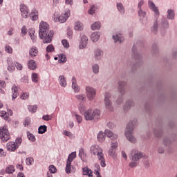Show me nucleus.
Returning a JSON list of instances; mask_svg holds the SVG:
<instances>
[{
  "instance_id": "1",
  "label": "nucleus",
  "mask_w": 177,
  "mask_h": 177,
  "mask_svg": "<svg viewBox=\"0 0 177 177\" xmlns=\"http://www.w3.org/2000/svg\"><path fill=\"white\" fill-rule=\"evenodd\" d=\"M53 30H49V25L46 22L41 21L39 24V35L43 39L44 44H50L53 38Z\"/></svg>"
},
{
  "instance_id": "2",
  "label": "nucleus",
  "mask_w": 177,
  "mask_h": 177,
  "mask_svg": "<svg viewBox=\"0 0 177 177\" xmlns=\"http://www.w3.org/2000/svg\"><path fill=\"white\" fill-rule=\"evenodd\" d=\"M136 125H138V120L133 119L131 120L127 126V131L124 135L127 140L131 142V143H136V138L133 136V129H135Z\"/></svg>"
},
{
  "instance_id": "3",
  "label": "nucleus",
  "mask_w": 177,
  "mask_h": 177,
  "mask_svg": "<svg viewBox=\"0 0 177 177\" xmlns=\"http://www.w3.org/2000/svg\"><path fill=\"white\" fill-rule=\"evenodd\" d=\"M129 158L131 162L129 164V167H130V168H135V167H138L139 160L143 158V153L138 149H132L130 153Z\"/></svg>"
},
{
  "instance_id": "4",
  "label": "nucleus",
  "mask_w": 177,
  "mask_h": 177,
  "mask_svg": "<svg viewBox=\"0 0 177 177\" xmlns=\"http://www.w3.org/2000/svg\"><path fill=\"white\" fill-rule=\"evenodd\" d=\"M84 120L86 121H92L93 120H99L100 118V111L98 109H88L84 113Z\"/></svg>"
},
{
  "instance_id": "5",
  "label": "nucleus",
  "mask_w": 177,
  "mask_h": 177,
  "mask_svg": "<svg viewBox=\"0 0 177 177\" xmlns=\"http://www.w3.org/2000/svg\"><path fill=\"white\" fill-rule=\"evenodd\" d=\"M10 139V133H9V130L6 128V127H3L0 128V140L3 143L6 142V141Z\"/></svg>"
},
{
  "instance_id": "6",
  "label": "nucleus",
  "mask_w": 177,
  "mask_h": 177,
  "mask_svg": "<svg viewBox=\"0 0 177 177\" xmlns=\"http://www.w3.org/2000/svg\"><path fill=\"white\" fill-rule=\"evenodd\" d=\"M111 97V94H110V93H105L104 102L105 104L106 109L108 110L109 111H113L114 110V108H113V103L110 100Z\"/></svg>"
},
{
  "instance_id": "7",
  "label": "nucleus",
  "mask_w": 177,
  "mask_h": 177,
  "mask_svg": "<svg viewBox=\"0 0 177 177\" xmlns=\"http://www.w3.org/2000/svg\"><path fill=\"white\" fill-rule=\"evenodd\" d=\"M77 157V153L75 151L72 152L69 154L67 161H66V174L71 173V162L74 161V159Z\"/></svg>"
},
{
  "instance_id": "8",
  "label": "nucleus",
  "mask_w": 177,
  "mask_h": 177,
  "mask_svg": "<svg viewBox=\"0 0 177 177\" xmlns=\"http://www.w3.org/2000/svg\"><path fill=\"white\" fill-rule=\"evenodd\" d=\"M85 91L88 100L92 102L96 97V89L93 87L87 86H86Z\"/></svg>"
},
{
  "instance_id": "9",
  "label": "nucleus",
  "mask_w": 177,
  "mask_h": 177,
  "mask_svg": "<svg viewBox=\"0 0 177 177\" xmlns=\"http://www.w3.org/2000/svg\"><path fill=\"white\" fill-rule=\"evenodd\" d=\"M68 17H70V10H67L65 13L62 14L59 17H54V21L55 23H66Z\"/></svg>"
},
{
  "instance_id": "10",
  "label": "nucleus",
  "mask_w": 177,
  "mask_h": 177,
  "mask_svg": "<svg viewBox=\"0 0 177 177\" xmlns=\"http://www.w3.org/2000/svg\"><path fill=\"white\" fill-rule=\"evenodd\" d=\"M20 12H21V16L24 19H27L30 17V10L28 7H26L24 4L20 5Z\"/></svg>"
},
{
  "instance_id": "11",
  "label": "nucleus",
  "mask_w": 177,
  "mask_h": 177,
  "mask_svg": "<svg viewBox=\"0 0 177 177\" xmlns=\"http://www.w3.org/2000/svg\"><path fill=\"white\" fill-rule=\"evenodd\" d=\"M159 28L160 31H165L169 28V21H168L167 18H163L160 20Z\"/></svg>"
},
{
  "instance_id": "12",
  "label": "nucleus",
  "mask_w": 177,
  "mask_h": 177,
  "mask_svg": "<svg viewBox=\"0 0 177 177\" xmlns=\"http://www.w3.org/2000/svg\"><path fill=\"white\" fill-rule=\"evenodd\" d=\"M125 86H127V82L125 81L118 82V91L120 93V95H122V96L125 95V92H126Z\"/></svg>"
},
{
  "instance_id": "13",
  "label": "nucleus",
  "mask_w": 177,
  "mask_h": 177,
  "mask_svg": "<svg viewBox=\"0 0 177 177\" xmlns=\"http://www.w3.org/2000/svg\"><path fill=\"white\" fill-rule=\"evenodd\" d=\"M148 6L152 12H154V14L157 17L160 16V11H158V8L156 6V4L152 1H148Z\"/></svg>"
},
{
  "instance_id": "14",
  "label": "nucleus",
  "mask_w": 177,
  "mask_h": 177,
  "mask_svg": "<svg viewBox=\"0 0 177 177\" xmlns=\"http://www.w3.org/2000/svg\"><path fill=\"white\" fill-rule=\"evenodd\" d=\"M101 151H103V149L97 145H92L90 148L91 153L94 156H97V154H99Z\"/></svg>"
},
{
  "instance_id": "15",
  "label": "nucleus",
  "mask_w": 177,
  "mask_h": 177,
  "mask_svg": "<svg viewBox=\"0 0 177 177\" xmlns=\"http://www.w3.org/2000/svg\"><path fill=\"white\" fill-rule=\"evenodd\" d=\"M112 38L115 44H122L124 41V37L121 34L113 35Z\"/></svg>"
},
{
  "instance_id": "16",
  "label": "nucleus",
  "mask_w": 177,
  "mask_h": 177,
  "mask_svg": "<svg viewBox=\"0 0 177 177\" xmlns=\"http://www.w3.org/2000/svg\"><path fill=\"white\" fill-rule=\"evenodd\" d=\"M88 45V37L85 35H83L81 37L80 44L79 46L80 49H85Z\"/></svg>"
},
{
  "instance_id": "17",
  "label": "nucleus",
  "mask_w": 177,
  "mask_h": 177,
  "mask_svg": "<svg viewBox=\"0 0 177 177\" xmlns=\"http://www.w3.org/2000/svg\"><path fill=\"white\" fill-rule=\"evenodd\" d=\"M97 159L100 161V165L102 168L106 167V159H104V154H103V151L100 152L97 154Z\"/></svg>"
},
{
  "instance_id": "18",
  "label": "nucleus",
  "mask_w": 177,
  "mask_h": 177,
  "mask_svg": "<svg viewBox=\"0 0 177 177\" xmlns=\"http://www.w3.org/2000/svg\"><path fill=\"white\" fill-rule=\"evenodd\" d=\"M72 89H73L75 93H78L80 91V86L77 84V80H75V77H72Z\"/></svg>"
},
{
  "instance_id": "19",
  "label": "nucleus",
  "mask_w": 177,
  "mask_h": 177,
  "mask_svg": "<svg viewBox=\"0 0 177 177\" xmlns=\"http://www.w3.org/2000/svg\"><path fill=\"white\" fill-rule=\"evenodd\" d=\"M105 136H107V138H109L111 140H115L117 138H118V136L117 134L113 133V131L106 129L105 131Z\"/></svg>"
},
{
  "instance_id": "20",
  "label": "nucleus",
  "mask_w": 177,
  "mask_h": 177,
  "mask_svg": "<svg viewBox=\"0 0 177 177\" xmlns=\"http://www.w3.org/2000/svg\"><path fill=\"white\" fill-rule=\"evenodd\" d=\"M94 57L95 60H100L103 57V50L97 48L94 52Z\"/></svg>"
},
{
  "instance_id": "21",
  "label": "nucleus",
  "mask_w": 177,
  "mask_h": 177,
  "mask_svg": "<svg viewBox=\"0 0 177 177\" xmlns=\"http://www.w3.org/2000/svg\"><path fill=\"white\" fill-rule=\"evenodd\" d=\"M97 139L98 142H100V143H103V142L106 140V133L102 131H99L97 136Z\"/></svg>"
},
{
  "instance_id": "22",
  "label": "nucleus",
  "mask_w": 177,
  "mask_h": 177,
  "mask_svg": "<svg viewBox=\"0 0 177 177\" xmlns=\"http://www.w3.org/2000/svg\"><path fill=\"white\" fill-rule=\"evenodd\" d=\"M29 17L30 20H32V21L38 20V11H37V10L35 9L32 10L30 14H29Z\"/></svg>"
},
{
  "instance_id": "23",
  "label": "nucleus",
  "mask_w": 177,
  "mask_h": 177,
  "mask_svg": "<svg viewBox=\"0 0 177 177\" xmlns=\"http://www.w3.org/2000/svg\"><path fill=\"white\" fill-rule=\"evenodd\" d=\"M100 38V32H94L91 35V39L93 42H97Z\"/></svg>"
},
{
  "instance_id": "24",
  "label": "nucleus",
  "mask_w": 177,
  "mask_h": 177,
  "mask_svg": "<svg viewBox=\"0 0 177 177\" xmlns=\"http://www.w3.org/2000/svg\"><path fill=\"white\" fill-rule=\"evenodd\" d=\"M12 100H15L18 96H19V91L17 86H15V84L12 87Z\"/></svg>"
},
{
  "instance_id": "25",
  "label": "nucleus",
  "mask_w": 177,
  "mask_h": 177,
  "mask_svg": "<svg viewBox=\"0 0 177 177\" xmlns=\"http://www.w3.org/2000/svg\"><path fill=\"white\" fill-rule=\"evenodd\" d=\"M167 19H168V20L175 19V11H174V10H171V9L167 10Z\"/></svg>"
},
{
  "instance_id": "26",
  "label": "nucleus",
  "mask_w": 177,
  "mask_h": 177,
  "mask_svg": "<svg viewBox=\"0 0 177 177\" xmlns=\"http://www.w3.org/2000/svg\"><path fill=\"white\" fill-rule=\"evenodd\" d=\"M29 55L31 57H35L38 55V48L35 46H32L29 50Z\"/></svg>"
},
{
  "instance_id": "27",
  "label": "nucleus",
  "mask_w": 177,
  "mask_h": 177,
  "mask_svg": "<svg viewBox=\"0 0 177 177\" xmlns=\"http://www.w3.org/2000/svg\"><path fill=\"white\" fill-rule=\"evenodd\" d=\"M116 8L120 15H125V7L122 3H117Z\"/></svg>"
},
{
  "instance_id": "28",
  "label": "nucleus",
  "mask_w": 177,
  "mask_h": 177,
  "mask_svg": "<svg viewBox=\"0 0 177 177\" xmlns=\"http://www.w3.org/2000/svg\"><path fill=\"white\" fill-rule=\"evenodd\" d=\"M59 85L62 86V88H66V86H67V81L66 80L64 75L59 76Z\"/></svg>"
},
{
  "instance_id": "29",
  "label": "nucleus",
  "mask_w": 177,
  "mask_h": 177,
  "mask_svg": "<svg viewBox=\"0 0 177 177\" xmlns=\"http://www.w3.org/2000/svg\"><path fill=\"white\" fill-rule=\"evenodd\" d=\"M7 150L8 151H15L17 147H16V144L12 142L7 143Z\"/></svg>"
},
{
  "instance_id": "30",
  "label": "nucleus",
  "mask_w": 177,
  "mask_h": 177,
  "mask_svg": "<svg viewBox=\"0 0 177 177\" xmlns=\"http://www.w3.org/2000/svg\"><path fill=\"white\" fill-rule=\"evenodd\" d=\"M75 31H82L84 30V24L81 21H76L74 27Z\"/></svg>"
},
{
  "instance_id": "31",
  "label": "nucleus",
  "mask_w": 177,
  "mask_h": 177,
  "mask_svg": "<svg viewBox=\"0 0 177 177\" xmlns=\"http://www.w3.org/2000/svg\"><path fill=\"white\" fill-rule=\"evenodd\" d=\"M28 67L30 70H35L37 68V63L32 59L29 60L28 62Z\"/></svg>"
},
{
  "instance_id": "32",
  "label": "nucleus",
  "mask_w": 177,
  "mask_h": 177,
  "mask_svg": "<svg viewBox=\"0 0 177 177\" xmlns=\"http://www.w3.org/2000/svg\"><path fill=\"white\" fill-rule=\"evenodd\" d=\"M83 175H87L88 177L93 176V172L92 170L88 167H84L83 169Z\"/></svg>"
},
{
  "instance_id": "33",
  "label": "nucleus",
  "mask_w": 177,
  "mask_h": 177,
  "mask_svg": "<svg viewBox=\"0 0 177 177\" xmlns=\"http://www.w3.org/2000/svg\"><path fill=\"white\" fill-rule=\"evenodd\" d=\"M158 18H156V20L153 23V27H151V32L153 34H157V31H158Z\"/></svg>"
},
{
  "instance_id": "34",
  "label": "nucleus",
  "mask_w": 177,
  "mask_h": 177,
  "mask_svg": "<svg viewBox=\"0 0 177 177\" xmlns=\"http://www.w3.org/2000/svg\"><path fill=\"white\" fill-rule=\"evenodd\" d=\"M76 99L79 100V102H86V96L85 94H78L75 96Z\"/></svg>"
},
{
  "instance_id": "35",
  "label": "nucleus",
  "mask_w": 177,
  "mask_h": 177,
  "mask_svg": "<svg viewBox=\"0 0 177 177\" xmlns=\"http://www.w3.org/2000/svg\"><path fill=\"white\" fill-rule=\"evenodd\" d=\"M100 27H102L100 22L96 21L91 25V30H93V31H95V30H100Z\"/></svg>"
},
{
  "instance_id": "36",
  "label": "nucleus",
  "mask_w": 177,
  "mask_h": 177,
  "mask_svg": "<svg viewBox=\"0 0 177 177\" xmlns=\"http://www.w3.org/2000/svg\"><path fill=\"white\" fill-rule=\"evenodd\" d=\"M47 129L48 127H46V125H41L38 129V133H39L40 135H43V133H45V132H46Z\"/></svg>"
},
{
  "instance_id": "37",
  "label": "nucleus",
  "mask_w": 177,
  "mask_h": 177,
  "mask_svg": "<svg viewBox=\"0 0 177 177\" xmlns=\"http://www.w3.org/2000/svg\"><path fill=\"white\" fill-rule=\"evenodd\" d=\"M132 52L134 55V59H137L138 60L140 59L142 55H140V54L136 52V47L135 46H133L132 48Z\"/></svg>"
},
{
  "instance_id": "38",
  "label": "nucleus",
  "mask_w": 177,
  "mask_h": 177,
  "mask_svg": "<svg viewBox=\"0 0 177 177\" xmlns=\"http://www.w3.org/2000/svg\"><path fill=\"white\" fill-rule=\"evenodd\" d=\"M115 150L113 148H111L109 150L108 154L109 156H110V157H111L112 158H115L117 157V153H115Z\"/></svg>"
},
{
  "instance_id": "39",
  "label": "nucleus",
  "mask_w": 177,
  "mask_h": 177,
  "mask_svg": "<svg viewBox=\"0 0 177 177\" xmlns=\"http://www.w3.org/2000/svg\"><path fill=\"white\" fill-rule=\"evenodd\" d=\"M132 106H133V101H132L131 100H129L126 102V104L124 105V109L125 110H129V109H131Z\"/></svg>"
},
{
  "instance_id": "40",
  "label": "nucleus",
  "mask_w": 177,
  "mask_h": 177,
  "mask_svg": "<svg viewBox=\"0 0 177 177\" xmlns=\"http://www.w3.org/2000/svg\"><path fill=\"white\" fill-rule=\"evenodd\" d=\"M153 133L156 138H160V136L162 135V129H156L153 131Z\"/></svg>"
},
{
  "instance_id": "41",
  "label": "nucleus",
  "mask_w": 177,
  "mask_h": 177,
  "mask_svg": "<svg viewBox=\"0 0 177 177\" xmlns=\"http://www.w3.org/2000/svg\"><path fill=\"white\" fill-rule=\"evenodd\" d=\"M16 169H15V167L13 165H10L9 167H6V174H13Z\"/></svg>"
},
{
  "instance_id": "42",
  "label": "nucleus",
  "mask_w": 177,
  "mask_h": 177,
  "mask_svg": "<svg viewBox=\"0 0 177 177\" xmlns=\"http://www.w3.org/2000/svg\"><path fill=\"white\" fill-rule=\"evenodd\" d=\"M35 32V30H34V29H31L30 31L28 32L32 42H35V41H37V37L34 35Z\"/></svg>"
},
{
  "instance_id": "43",
  "label": "nucleus",
  "mask_w": 177,
  "mask_h": 177,
  "mask_svg": "<svg viewBox=\"0 0 177 177\" xmlns=\"http://www.w3.org/2000/svg\"><path fill=\"white\" fill-rule=\"evenodd\" d=\"M96 9H97V7L93 5L88 10V15H95V13H96Z\"/></svg>"
},
{
  "instance_id": "44",
  "label": "nucleus",
  "mask_w": 177,
  "mask_h": 177,
  "mask_svg": "<svg viewBox=\"0 0 177 177\" xmlns=\"http://www.w3.org/2000/svg\"><path fill=\"white\" fill-rule=\"evenodd\" d=\"M31 78H32V82H35V84L38 83V80H39L38 74L35 73H32Z\"/></svg>"
},
{
  "instance_id": "45",
  "label": "nucleus",
  "mask_w": 177,
  "mask_h": 177,
  "mask_svg": "<svg viewBox=\"0 0 177 177\" xmlns=\"http://www.w3.org/2000/svg\"><path fill=\"white\" fill-rule=\"evenodd\" d=\"M59 63H66V62H67V58L66 57V55L64 54H60L59 55Z\"/></svg>"
},
{
  "instance_id": "46",
  "label": "nucleus",
  "mask_w": 177,
  "mask_h": 177,
  "mask_svg": "<svg viewBox=\"0 0 177 177\" xmlns=\"http://www.w3.org/2000/svg\"><path fill=\"white\" fill-rule=\"evenodd\" d=\"M27 136H28V138L30 140V142H35L36 140L35 136L30 133V131H27Z\"/></svg>"
},
{
  "instance_id": "47",
  "label": "nucleus",
  "mask_w": 177,
  "mask_h": 177,
  "mask_svg": "<svg viewBox=\"0 0 177 177\" xmlns=\"http://www.w3.org/2000/svg\"><path fill=\"white\" fill-rule=\"evenodd\" d=\"M28 109L30 113H36L37 107V105H29Z\"/></svg>"
},
{
  "instance_id": "48",
  "label": "nucleus",
  "mask_w": 177,
  "mask_h": 177,
  "mask_svg": "<svg viewBox=\"0 0 177 177\" xmlns=\"http://www.w3.org/2000/svg\"><path fill=\"white\" fill-rule=\"evenodd\" d=\"M93 73L94 74H99V65L97 64L92 66Z\"/></svg>"
},
{
  "instance_id": "49",
  "label": "nucleus",
  "mask_w": 177,
  "mask_h": 177,
  "mask_svg": "<svg viewBox=\"0 0 177 177\" xmlns=\"http://www.w3.org/2000/svg\"><path fill=\"white\" fill-rule=\"evenodd\" d=\"M138 16L140 19L146 18V12H145L142 9L138 10Z\"/></svg>"
},
{
  "instance_id": "50",
  "label": "nucleus",
  "mask_w": 177,
  "mask_h": 177,
  "mask_svg": "<svg viewBox=\"0 0 177 177\" xmlns=\"http://www.w3.org/2000/svg\"><path fill=\"white\" fill-rule=\"evenodd\" d=\"M21 142H23V140L21 139V138H17L15 140V142H14V143L15 144V146L17 147V149H19V146H20V145H21Z\"/></svg>"
},
{
  "instance_id": "51",
  "label": "nucleus",
  "mask_w": 177,
  "mask_h": 177,
  "mask_svg": "<svg viewBox=\"0 0 177 177\" xmlns=\"http://www.w3.org/2000/svg\"><path fill=\"white\" fill-rule=\"evenodd\" d=\"M55 50V47L53 46V45L50 44L46 47V52L48 53H50L52 52H54Z\"/></svg>"
},
{
  "instance_id": "52",
  "label": "nucleus",
  "mask_w": 177,
  "mask_h": 177,
  "mask_svg": "<svg viewBox=\"0 0 177 177\" xmlns=\"http://www.w3.org/2000/svg\"><path fill=\"white\" fill-rule=\"evenodd\" d=\"M0 117H2L6 121L8 120V114L5 111H0Z\"/></svg>"
},
{
  "instance_id": "53",
  "label": "nucleus",
  "mask_w": 177,
  "mask_h": 177,
  "mask_svg": "<svg viewBox=\"0 0 177 177\" xmlns=\"http://www.w3.org/2000/svg\"><path fill=\"white\" fill-rule=\"evenodd\" d=\"M26 165H32V163L34 162V158L29 157L27 158L26 160Z\"/></svg>"
},
{
  "instance_id": "54",
  "label": "nucleus",
  "mask_w": 177,
  "mask_h": 177,
  "mask_svg": "<svg viewBox=\"0 0 177 177\" xmlns=\"http://www.w3.org/2000/svg\"><path fill=\"white\" fill-rule=\"evenodd\" d=\"M8 70L10 72V73H13V71H15L16 70L15 68V64H11L8 66Z\"/></svg>"
},
{
  "instance_id": "55",
  "label": "nucleus",
  "mask_w": 177,
  "mask_h": 177,
  "mask_svg": "<svg viewBox=\"0 0 177 177\" xmlns=\"http://www.w3.org/2000/svg\"><path fill=\"white\" fill-rule=\"evenodd\" d=\"M152 53H158V47L157 46L156 44H153L152 46Z\"/></svg>"
},
{
  "instance_id": "56",
  "label": "nucleus",
  "mask_w": 177,
  "mask_h": 177,
  "mask_svg": "<svg viewBox=\"0 0 177 177\" xmlns=\"http://www.w3.org/2000/svg\"><path fill=\"white\" fill-rule=\"evenodd\" d=\"M57 171V169H56V167H55V165H50L49 166V171L50 172V174H56V171Z\"/></svg>"
},
{
  "instance_id": "57",
  "label": "nucleus",
  "mask_w": 177,
  "mask_h": 177,
  "mask_svg": "<svg viewBox=\"0 0 177 177\" xmlns=\"http://www.w3.org/2000/svg\"><path fill=\"white\" fill-rule=\"evenodd\" d=\"M42 120H44V121H50V120H52V115H44L42 116Z\"/></svg>"
},
{
  "instance_id": "58",
  "label": "nucleus",
  "mask_w": 177,
  "mask_h": 177,
  "mask_svg": "<svg viewBox=\"0 0 177 177\" xmlns=\"http://www.w3.org/2000/svg\"><path fill=\"white\" fill-rule=\"evenodd\" d=\"M62 45H63V46H64V48H70V44H68V41H67V40L63 39V40L62 41Z\"/></svg>"
},
{
  "instance_id": "59",
  "label": "nucleus",
  "mask_w": 177,
  "mask_h": 177,
  "mask_svg": "<svg viewBox=\"0 0 177 177\" xmlns=\"http://www.w3.org/2000/svg\"><path fill=\"white\" fill-rule=\"evenodd\" d=\"M84 156H85V151L84 150V148H81L79 150V157H80L81 160H82Z\"/></svg>"
},
{
  "instance_id": "60",
  "label": "nucleus",
  "mask_w": 177,
  "mask_h": 177,
  "mask_svg": "<svg viewBox=\"0 0 177 177\" xmlns=\"http://www.w3.org/2000/svg\"><path fill=\"white\" fill-rule=\"evenodd\" d=\"M117 147H118V142H111V149H113L117 150Z\"/></svg>"
},
{
  "instance_id": "61",
  "label": "nucleus",
  "mask_w": 177,
  "mask_h": 177,
  "mask_svg": "<svg viewBox=\"0 0 177 177\" xmlns=\"http://www.w3.org/2000/svg\"><path fill=\"white\" fill-rule=\"evenodd\" d=\"M30 124H31V119L30 118H26L24 122V125L25 127H27V126L30 125Z\"/></svg>"
},
{
  "instance_id": "62",
  "label": "nucleus",
  "mask_w": 177,
  "mask_h": 177,
  "mask_svg": "<svg viewBox=\"0 0 177 177\" xmlns=\"http://www.w3.org/2000/svg\"><path fill=\"white\" fill-rule=\"evenodd\" d=\"M5 50L6 52H7V53H12L13 52V49L12 48V47H10V46H6L5 47Z\"/></svg>"
},
{
  "instance_id": "63",
  "label": "nucleus",
  "mask_w": 177,
  "mask_h": 177,
  "mask_svg": "<svg viewBox=\"0 0 177 177\" xmlns=\"http://www.w3.org/2000/svg\"><path fill=\"white\" fill-rule=\"evenodd\" d=\"M163 143L165 146H169L172 142H171V140L169 138H165Z\"/></svg>"
},
{
  "instance_id": "64",
  "label": "nucleus",
  "mask_w": 177,
  "mask_h": 177,
  "mask_svg": "<svg viewBox=\"0 0 177 177\" xmlns=\"http://www.w3.org/2000/svg\"><path fill=\"white\" fill-rule=\"evenodd\" d=\"M79 110L80 113H84V111H85V105L80 104L79 106Z\"/></svg>"
}]
</instances>
